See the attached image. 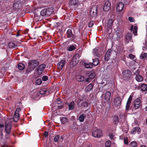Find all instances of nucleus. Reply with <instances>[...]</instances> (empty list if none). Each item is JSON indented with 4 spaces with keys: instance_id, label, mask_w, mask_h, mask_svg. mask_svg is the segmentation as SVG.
<instances>
[{
    "instance_id": "1",
    "label": "nucleus",
    "mask_w": 147,
    "mask_h": 147,
    "mask_svg": "<svg viewBox=\"0 0 147 147\" xmlns=\"http://www.w3.org/2000/svg\"><path fill=\"white\" fill-rule=\"evenodd\" d=\"M39 64L36 60H32L28 62V65L26 71V73L28 74L33 70Z\"/></svg>"
},
{
    "instance_id": "2",
    "label": "nucleus",
    "mask_w": 147,
    "mask_h": 147,
    "mask_svg": "<svg viewBox=\"0 0 147 147\" xmlns=\"http://www.w3.org/2000/svg\"><path fill=\"white\" fill-rule=\"evenodd\" d=\"M122 74L124 80L127 81L130 80L132 76V72L131 70L127 69H125L123 71Z\"/></svg>"
},
{
    "instance_id": "3",
    "label": "nucleus",
    "mask_w": 147,
    "mask_h": 147,
    "mask_svg": "<svg viewBox=\"0 0 147 147\" xmlns=\"http://www.w3.org/2000/svg\"><path fill=\"white\" fill-rule=\"evenodd\" d=\"M53 9L52 7L44 8L41 11L40 14L42 16H48L52 13Z\"/></svg>"
},
{
    "instance_id": "4",
    "label": "nucleus",
    "mask_w": 147,
    "mask_h": 147,
    "mask_svg": "<svg viewBox=\"0 0 147 147\" xmlns=\"http://www.w3.org/2000/svg\"><path fill=\"white\" fill-rule=\"evenodd\" d=\"M122 99L119 96H117L114 100V105L116 107H119L121 105Z\"/></svg>"
},
{
    "instance_id": "5",
    "label": "nucleus",
    "mask_w": 147,
    "mask_h": 147,
    "mask_svg": "<svg viewBox=\"0 0 147 147\" xmlns=\"http://www.w3.org/2000/svg\"><path fill=\"white\" fill-rule=\"evenodd\" d=\"M46 65L44 64L40 65L36 69V72L39 75H41L46 67Z\"/></svg>"
},
{
    "instance_id": "6",
    "label": "nucleus",
    "mask_w": 147,
    "mask_h": 147,
    "mask_svg": "<svg viewBox=\"0 0 147 147\" xmlns=\"http://www.w3.org/2000/svg\"><path fill=\"white\" fill-rule=\"evenodd\" d=\"M66 34L67 38H70L71 41H73L75 39L76 36L72 32V30L70 29H69L67 31Z\"/></svg>"
},
{
    "instance_id": "7",
    "label": "nucleus",
    "mask_w": 147,
    "mask_h": 147,
    "mask_svg": "<svg viewBox=\"0 0 147 147\" xmlns=\"http://www.w3.org/2000/svg\"><path fill=\"white\" fill-rule=\"evenodd\" d=\"M92 136L95 138H100L102 135L101 131L100 129H97L93 131L92 133Z\"/></svg>"
},
{
    "instance_id": "8",
    "label": "nucleus",
    "mask_w": 147,
    "mask_h": 147,
    "mask_svg": "<svg viewBox=\"0 0 147 147\" xmlns=\"http://www.w3.org/2000/svg\"><path fill=\"white\" fill-rule=\"evenodd\" d=\"M80 57V56L79 54L76 53L75 54L74 56L71 63V64H73L74 65H76L77 63V61L78 60Z\"/></svg>"
},
{
    "instance_id": "9",
    "label": "nucleus",
    "mask_w": 147,
    "mask_h": 147,
    "mask_svg": "<svg viewBox=\"0 0 147 147\" xmlns=\"http://www.w3.org/2000/svg\"><path fill=\"white\" fill-rule=\"evenodd\" d=\"M97 7L96 6H93L92 7L90 11L91 14H92L93 16L95 17L97 13Z\"/></svg>"
},
{
    "instance_id": "10",
    "label": "nucleus",
    "mask_w": 147,
    "mask_h": 147,
    "mask_svg": "<svg viewBox=\"0 0 147 147\" xmlns=\"http://www.w3.org/2000/svg\"><path fill=\"white\" fill-rule=\"evenodd\" d=\"M141 106V100L138 98L136 99L134 101V106L136 109L139 108Z\"/></svg>"
},
{
    "instance_id": "11",
    "label": "nucleus",
    "mask_w": 147,
    "mask_h": 147,
    "mask_svg": "<svg viewBox=\"0 0 147 147\" xmlns=\"http://www.w3.org/2000/svg\"><path fill=\"white\" fill-rule=\"evenodd\" d=\"M65 64V60H62L60 61L57 64V66L58 69L60 70H62Z\"/></svg>"
},
{
    "instance_id": "12",
    "label": "nucleus",
    "mask_w": 147,
    "mask_h": 147,
    "mask_svg": "<svg viewBox=\"0 0 147 147\" xmlns=\"http://www.w3.org/2000/svg\"><path fill=\"white\" fill-rule=\"evenodd\" d=\"M79 0H70L69 5L70 6H77L79 5Z\"/></svg>"
},
{
    "instance_id": "13",
    "label": "nucleus",
    "mask_w": 147,
    "mask_h": 147,
    "mask_svg": "<svg viewBox=\"0 0 147 147\" xmlns=\"http://www.w3.org/2000/svg\"><path fill=\"white\" fill-rule=\"evenodd\" d=\"M112 53V50L111 49H109L106 52L105 57V60L106 61H108L110 59V57L111 56V54Z\"/></svg>"
},
{
    "instance_id": "14",
    "label": "nucleus",
    "mask_w": 147,
    "mask_h": 147,
    "mask_svg": "<svg viewBox=\"0 0 147 147\" xmlns=\"http://www.w3.org/2000/svg\"><path fill=\"white\" fill-rule=\"evenodd\" d=\"M137 86L136 87L137 88ZM140 89L143 92H147V85L145 83H143L141 84L140 86H138V89Z\"/></svg>"
},
{
    "instance_id": "15",
    "label": "nucleus",
    "mask_w": 147,
    "mask_h": 147,
    "mask_svg": "<svg viewBox=\"0 0 147 147\" xmlns=\"http://www.w3.org/2000/svg\"><path fill=\"white\" fill-rule=\"evenodd\" d=\"M111 3L109 1H107L105 3L103 9L105 11H108L110 9Z\"/></svg>"
},
{
    "instance_id": "16",
    "label": "nucleus",
    "mask_w": 147,
    "mask_h": 147,
    "mask_svg": "<svg viewBox=\"0 0 147 147\" xmlns=\"http://www.w3.org/2000/svg\"><path fill=\"white\" fill-rule=\"evenodd\" d=\"M11 129V123H9L7 124L5 123V131L7 134H9L10 133Z\"/></svg>"
},
{
    "instance_id": "17",
    "label": "nucleus",
    "mask_w": 147,
    "mask_h": 147,
    "mask_svg": "<svg viewBox=\"0 0 147 147\" xmlns=\"http://www.w3.org/2000/svg\"><path fill=\"white\" fill-rule=\"evenodd\" d=\"M111 94V92L109 91H107L105 94V99L108 102L110 101Z\"/></svg>"
},
{
    "instance_id": "18",
    "label": "nucleus",
    "mask_w": 147,
    "mask_h": 147,
    "mask_svg": "<svg viewBox=\"0 0 147 147\" xmlns=\"http://www.w3.org/2000/svg\"><path fill=\"white\" fill-rule=\"evenodd\" d=\"M123 4L122 2H119L117 6L116 10L119 12H121L123 10Z\"/></svg>"
},
{
    "instance_id": "19",
    "label": "nucleus",
    "mask_w": 147,
    "mask_h": 147,
    "mask_svg": "<svg viewBox=\"0 0 147 147\" xmlns=\"http://www.w3.org/2000/svg\"><path fill=\"white\" fill-rule=\"evenodd\" d=\"M93 85L90 83L88 85L86 88L85 90L86 92H90L93 88Z\"/></svg>"
},
{
    "instance_id": "20",
    "label": "nucleus",
    "mask_w": 147,
    "mask_h": 147,
    "mask_svg": "<svg viewBox=\"0 0 147 147\" xmlns=\"http://www.w3.org/2000/svg\"><path fill=\"white\" fill-rule=\"evenodd\" d=\"M140 131L141 129L139 127H136L132 129L131 131V133L132 134H134L136 132H140Z\"/></svg>"
},
{
    "instance_id": "21",
    "label": "nucleus",
    "mask_w": 147,
    "mask_h": 147,
    "mask_svg": "<svg viewBox=\"0 0 147 147\" xmlns=\"http://www.w3.org/2000/svg\"><path fill=\"white\" fill-rule=\"evenodd\" d=\"M132 37L131 35V34L128 33L126 34L125 41L127 43H128Z\"/></svg>"
},
{
    "instance_id": "22",
    "label": "nucleus",
    "mask_w": 147,
    "mask_h": 147,
    "mask_svg": "<svg viewBox=\"0 0 147 147\" xmlns=\"http://www.w3.org/2000/svg\"><path fill=\"white\" fill-rule=\"evenodd\" d=\"M74 101H72L68 104V109L69 110H72L74 107Z\"/></svg>"
},
{
    "instance_id": "23",
    "label": "nucleus",
    "mask_w": 147,
    "mask_h": 147,
    "mask_svg": "<svg viewBox=\"0 0 147 147\" xmlns=\"http://www.w3.org/2000/svg\"><path fill=\"white\" fill-rule=\"evenodd\" d=\"M78 81L80 82H83L85 80L84 77L81 75H78L76 77Z\"/></svg>"
},
{
    "instance_id": "24",
    "label": "nucleus",
    "mask_w": 147,
    "mask_h": 147,
    "mask_svg": "<svg viewBox=\"0 0 147 147\" xmlns=\"http://www.w3.org/2000/svg\"><path fill=\"white\" fill-rule=\"evenodd\" d=\"M76 45H70L68 46L67 48V50L70 51H72L75 50L76 48Z\"/></svg>"
},
{
    "instance_id": "25",
    "label": "nucleus",
    "mask_w": 147,
    "mask_h": 147,
    "mask_svg": "<svg viewBox=\"0 0 147 147\" xmlns=\"http://www.w3.org/2000/svg\"><path fill=\"white\" fill-rule=\"evenodd\" d=\"M113 120L114 124L117 125L119 122V118L117 116H114L113 119Z\"/></svg>"
},
{
    "instance_id": "26",
    "label": "nucleus",
    "mask_w": 147,
    "mask_h": 147,
    "mask_svg": "<svg viewBox=\"0 0 147 147\" xmlns=\"http://www.w3.org/2000/svg\"><path fill=\"white\" fill-rule=\"evenodd\" d=\"M93 63L92 64L94 66H96L98 65L99 62V59L97 58H96L95 59H92Z\"/></svg>"
},
{
    "instance_id": "27",
    "label": "nucleus",
    "mask_w": 147,
    "mask_h": 147,
    "mask_svg": "<svg viewBox=\"0 0 147 147\" xmlns=\"http://www.w3.org/2000/svg\"><path fill=\"white\" fill-rule=\"evenodd\" d=\"M84 65L85 67L86 68H91L92 67V64L91 63H84Z\"/></svg>"
},
{
    "instance_id": "28",
    "label": "nucleus",
    "mask_w": 147,
    "mask_h": 147,
    "mask_svg": "<svg viewBox=\"0 0 147 147\" xmlns=\"http://www.w3.org/2000/svg\"><path fill=\"white\" fill-rule=\"evenodd\" d=\"M136 79L138 82H140L143 80V78L141 75H137L136 77Z\"/></svg>"
},
{
    "instance_id": "29",
    "label": "nucleus",
    "mask_w": 147,
    "mask_h": 147,
    "mask_svg": "<svg viewBox=\"0 0 147 147\" xmlns=\"http://www.w3.org/2000/svg\"><path fill=\"white\" fill-rule=\"evenodd\" d=\"M18 68L20 70H23L25 67V65L22 63H20L18 65Z\"/></svg>"
},
{
    "instance_id": "30",
    "label": "nucleus",
    "mask_w": 147,
    "mask_h": 147,
    "mask_svg": "<svg viewBox=\"0 0 147 147\" xmlns=\"http://www.w3.org/2000/svg\"><path fill=\"white\" fill-rule=\"evenodd\" d=\"M8 47L11 48L13 49L17 47V45L13 42H10L8 44Z\"/></svg>"
},
{
    "instance_id": "31",
    "label": "nucleus",
    "mask_w": 147,
    "mask_h": 147,
    "mask_svg": "<svg viewBox=\"0 0 147 147\" xmlns=\"http://www.w3.org/2000/svg\"><path fill=\"white\" fill-rule=\"evenodd\" d=\"M95 76V74L94 71H92L90 72L89 78L91 79H94Z\"/></svg>"
},
{
    "instance_id": "32",
    "label": "nucleus",
    "mask_w": 147,
    "mask_h": 147,
    "mask_svg": "<svg viewBox=\"0 0 147 147\" xmlns=\"http://www.w3.org/2000/svg\"><path fill=\"white\" fill-rule=\"evenodd\" d=\"M131 104L126 103V104L125 107V112L126 113L129 110L131 109V107H130Z\"/></svg>"
},
{
    "instance_id": "33",
    "label": "nucleus",
    "mask_w": 147,
    "mask_h": 147,
    "mask_svg": "<svg viewBox=\"0 0 147 147\" xmlns=\"http://www.w3.org/2000/svg\"><path fill=\"white\" fill-rule=\"evenodd\" d=\"M60 119L61 123L64 124L67 122L68 119L65 117H60Z\"/></svg>"
},
{
    "instance_id": "34",
    "label": "nucleus",
    "mask_w": 147,
    "mask_h": 147,
    "mask_svg": "<svg viewBox=\"0 0 147 147\" xmlns=\"http://www.w3.org/2000/svg\"><path fill=\"white\" fill-rule=\"evenodd\" d=\"M129 147H137V144L136 141H132L129 144Z\"/></svg>"
},
{
    "instance_id": "35",
    "label": "nucleus",
    "mask_w": 147,
    "mask_h": 147,
    "mask_svg": "<svg viewBox=\"0 0 147 147\" xmlns=\"http://www.w3.org/2000/svg\"><path fill=\"white\" fill-rule=\"evenodd\" d=\"M85 115L82 114L81 115L79 118V120L80 122H83L84 119L85 118Z\"/></svg>"
},
{
    "instance_id": "36",
    "label": "nucleus",
    "mask_w": 147,
    "mask_h": 147,
    "mask_svg": "<svg viewBox=\"0 0 147 147\" xmlns=\"http://www.w3.org/2000/svg\"><path fill=\"white\" fill-rule=\"evenodd\" d=\"M81 103L82 104L81 105V106H82L84 107H88L89 105L88 102L86 101H84V100L82 103Z\"/></svg>"
},
{
    "instance_id": "37",
    "label": "nucleus",
    "mask_w": 147,
    "mask_h": 147,
    "mask_svg": "<svg viewBox=\"0 0 147 147\" xmlns=\"http://www.w3.org/2000/svg\"><path fill=\"white\" fill-rule=\"evenodd\" d=\"M111 143L110 140L106 141L105 143V147H110Z\"/></svg>"
},
{
    "instance_id": "38",
    "label": "nucleus",
    "mask_w": 147,
    "mask_h": 147,
    "mask_svg": "<svg viewBox=\"0 0 147 147\" xmlns=\"http://www.w3.org/2000/svg\"><path fill=\"white\" fill-rule=\"evenodd\" d=\"M47 92V90L45 88L41 89L40 91V94L43 95L45 94Z\"/></svg>"
},
{
    "instance_id": "39",
    "label": "nucleus",
    "mask_w": 147,
    "mask_h": 147,
    "mask_svg": "<svg viewBox=\"0 0 147 147\" xmlns=\"http://www.w3.org/2000/svg\"><path fill=\"white\" fill-rule=\"evenodd\" d=\"M83 101V100H81L79 98L78 99V100L77 101V105L81 107V105L82 104V103H82Z\"/></svg>"
},
{
    "instance_id": "40",
    "label": "nucleus",
    "mask_w": 147,
    "mask_h": 147,
    "mask_svg": "<svg viewBox=\"0 0 147 147\" xmlns=\"http://www.w3.org/2000/svg\"><path fill=\"white\" fill-rule=\"evenodd\" d=\"M60 138V136L59 135H56L54 138V141L55 142H58Z\"/></svg>"
},
{
    "instance_id": "41",
    "label": "nucleus",
    "mask_w": 147,
    "mask_h": 147,
    "mask_svg": "<svg viewBox=\"0 0 147 147\" xmlns=\"http://www.w3.org/2000/svg\"><path fill=\"white\" fill-rule=\"evenodd\" d=\"M138 29V27L137 26H135L133 28V33L136 35L137 33V31Z\"/></svg>"
},
{
    "instance_id": "42",
    "label": "nucleus",
    "mask_w": 147,
    "mask_h": 147,
    "mask_svg": "<svg viewBox=\"0 0 147 147\" xmlns=\"http://www.w3.org/2000/svg\"><path fill=\"white\" fill-rule=\"evenodd\" d=\"M146 57H147V53H144L141 54L140 55V58L141 59H144Z\"/></svg>"
},
{
    "instance_id": "43",
    "label": "nucleus",
    "mask_w": 147,
    "mask_h": 147,
    "mask_svg": "<svg viewBox=\"0 0 147 147\" xmlns=\"http://www.w3.org/2000/svg\"><path fill=\"white\" fill-rule=\"evenodd\" d=\"M19 7V5L18 3H14L13 5V7L14 10L18 8Z\"/></svg>"
},
{
    "instance_id": "44",
    "label": "nucleus",
    "mask_w": 147,
    "mask_h": 147,
    "mask_svg": "<svg viewBox=\"0 0 147 147\" xmlns=\"http://www.w3.org/2000/svg\"><path fill=\"white\" fill-rule=\"evenodd\" d=\"M42 83V81L40 79H38L36 81V83L37 85H40Z\"/></svg>"
},
{
    "instance_id": "45",
    "label": "nucleus",
    "mask_w": 147,
    "mask_h": 147,
    "mask_svg": "<svg viewBox=\"0 0 147 147\" xmlns=\"http://www.w3.org/2000/svg\"><path fill=\"white\" fill-rule=\"evenodd\" d=\"M132 99V97L131 95H130L128 98L127 103L131 104Z\"/></svg>"
},
{
    "instance_id": "46",
    "label": "nucleus",
    "mask_w": 147,
    "mask_h": 147,
    "mask_svg": "<svg viewBox=\"0 0 147 147\" xmlns=\"http://www.w3.org/2000/svg\"><path fill=\"white\" fill-rule=\"evenodd\" d=\"M124 144L126 145H127L128 144L129 142L128 138L127 137L124 138Z\"/></svg>"
},
{
    "instance_id": "47",
    "label": "nucleus",
    "mask_w": 147,
    "mask_h": 147,
    "mask_svg": "<svg viewBox=\"0 0 147 147\" xmlns=\"http://www.w3.org/2000/svg\"><path fill=\"white\" fill-rule=\"evenodd\" d=\"M94 24V22L93 21H91L88 24V26L89 27H92Z\"/></svg>"
},
{
    "instance_id": "48",
    "label": "nucleus",
    "mask_w": 147,
    "mask_h": 147,
    "mask_svg": "<svg viewBox=\"0 0 147 147\" xmlns=\"http://www.w3.org/2000/svg\"><path fill=\"white\" fill-rule=\"evenodd\" d=\"M93 51H94V53L95 54V55L96 56H98V50L96 48L93 49Z\"/></svg>"
},
{
    "instance_id": "49",
    "label": "nucleus",
    "mask_w": 147,
    "mask_h": 147,
    "mask_svg": "<svg viewBox=\"0 0 147 147\" xmlns=\"http://www.w3.org/2000/svg\"><path fill=\"white\" fill-rule=\"evenodd\" d=\"M42 80L44 81H46L48 80V77L47 76H44L42 77Z\"/></svg>"
},
{
    "instance_id": "50",
    "label": "nucleus",
    "mask_w": 147,
    "mask_h": 147,
    "mask_svg": "<svg viewBox=\"0 0 147 147\" xmlns=\"http://www.w3.org/2000/svg\"><path fill=\"white\" fill-rule=\"evenodd\" d=\"M19 117H18V116L16 117V116H13V120L14 121L17 122L18 121L19 119Z\"/></svg>"
},
{
    "instance_id": "51",
    "label": "nucleus",
    "mask_w": 147,
    "mask_h": 147,
    "mask_svg": "<svg viewBox=\"0 0 147 147\" xmlns=\"http://www.w3.org/2000/svg\"><path fill=\"white\" fill-rule=\"evenodd\" d=\"M129 57L130 58L133 59H134L136 58L135 56L134 55L131 54H129Z\"/></svg>"
},
{
    "instance_id": "52",
    "label": "nucleus",
    "mask_w": 147,
    "mask_h": 147,
    "mask_svg": "<svg viewBox=\"0 0 147 147\" xmlns=\"http://www.w3.org/2000/svg\"><path fill=\"white\" fill-rule=\"evenodd\" d=\"M128 20L130 22H133L134 21V19L132 17H129Z\"/></svg>"
},
{
    "instance_id": "53",
    "label": "nucleus",
    "mask_w": 147,
    "mask_h": 147,
    "mask_svg": "<svg viewBox=\"0 0 147 147\" xmlns=\"http://www.w3.org/2000/svg\"><path fill=\"white\" fill-rule=\"evenodd\" d=\"M56 103L57 104H60L61 103V101L60 99L57 98V99Z\"/></svg>"
},
{
    "instance_id": "54",
    "label": "nucleus",
    "mask_w": 147,
    "mask_h": 147,
    "mask_svg": "<svg viewBox=\"0 0 147 147\" xmlns=\"http://www.w3.org/2000/svg\"><path fill=\"white\" fill-rule=\"evenodd\" d=\"M48 132L47 131H45L44 134V136L46 138H47L48 136Z\"/></svg>"
},
{
    "instance_id": "55",
    "label": "nucleus",
    "mask_w": 147,
    "mask_h": 147,
    "mask_svg": "<svg viewBox=\"0 0 147 147\" xmlns=\"http://www.w3.org/2000/svg\"><path fill=\"white\" fill-rule=\"evenodd\" d=\"M109 136L110 138L112 140L113 139L114 136L113 134L112 133H109Z\"/></svg>"
},
{
    "instance_id": "56",
    "label": "nucleus",
    "mask_w": 147,
    "mask_h": 147,
    "mask_svg": "<svg viewBox=\"0 0 147 147\" xmlns=\"http://www.w3.org/2000/svg\"><path fill=\"white\" fill-rule=\"evenodd\" d=\"M113 23V22L112 20H109L108 22V24H110V25H112Z\"/></svg>"
},
{
    "instance_id": "57",
    "label": "nucleus",
    "mask_w": 147,
    "mask_h": 147,
    "mask_svg": "<svg viewBox=\"0 0 147 147\" xmlns=\"http://www.w3.org/2000/svg\"><path fill=\"white\" fill-rule=\"evenodd\" d=\"M14 116H18V117H19V113L15 111V112L14 115Z\"/></svg>"
},
{
    "instance_id": "58",
    "label": "nucleus",
    "mask_w": 147,
    "mask_h": 147,
    "mask_svg": "<svg viewBox=\"0 0 147 147\" xmlns=\"http://www.w3.org/2000/svg\"><path fill=\"white\" fill-rule=\"evenodd\" d=\"M140 73V71L139 70H137L135 72V74L136 76L139 75V74Z\"/></svg>"
},
{
    "instance_id": "59",
    "label": "nucleus",
    "mask_w": 147,
    "mask_h": 147,
    "mask_svg": "<svg viewBox=\"0 0 147 147\" xmlns=\"http://www.w3.org/2000/svg\"><path fill=\"white\" fill-rule=\"evenodd\" d=\"M58 108L59 109H63V107L64 106L63 105H61L59 106H57Z\"/></svg>"
},
{
    "instance_id": "60",
    "label": "nucleus",
    "mask_w": 147,
    "mask_h": 147,
    "mask_svg": "<svg viewBox=\"0 0 147 147\" xmlns=\"http://www.w3.org/2000/svg\"><path fill=\"white\" fill-rule=\"evenodd\" d=\"M90 81L89 78H87L86 79H85V80L84 81L86 82H89Z\"/></svg>"
},
{
    "instance_id": "61",
    "label": "nucleus",
    "mask_w": 147,
    "mask_h": 147,
    "mask_svg": "<svg viewBox=\"0 0 147 147\" xmlns=\"http://www.w3.org/2000/svg\"><path fill=\"white\" fill-rule=\"evenodd\" d=\"M21 111V109L20 108H17L16 111V112L18 113Z\"/></svg>"
},
{
    "instance_id": "62",
    "label": "nucleus",
    "mask_w": 147,
    "mask_h": 147,
    "mask_svg": "<svg viewBox=\"0 0 147 147\" xmlns=\"http://www.w3.org/2000/svg\"><path fill=\"white\" fill-rule=\"evenodd\" d=\"M4 125L3 124H0V127L1 128H3L4 127Z\"/></svg>"
},
{
    "instance_id": "63",
    "label": "nucleus",
    "mask_w": 147,
    "mask_h": 147,
    "mask_svg": "<svg viewBox=\"0 0 147 147\" xmlns=\"http://www.w3.org/2000/svg\"><path fill=\"white\" fill-rule=\"evenodd\" d=\"M20 35V34L19 32L18 31L17 32V34L16 35V36H19Z\"/></svg>"
},
{
    "instance_id": "64",
    "label": "nucleus",
    "mask_w": 147,
    "mask_h": 147,
    "mask_svg": "<svg viewBox=\"0 0 147 147\" xmlns=\"http://www.w3.org/2000/svg\"><path fill=\"white\" fill-rule=\"evenodd\" d=\"M133 28H134V26L133 25H132L131 26V28H130V30H132L133 29Z\"/></svg>"
}]
</instances>
